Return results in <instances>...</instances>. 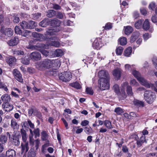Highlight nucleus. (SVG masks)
I'll use <instances>...</instances> for the list:
<instances>
[{"mask_svg": "<svg viewBox=\"0 0 157 157\" xmlns=\"http://www.w3.org/2000/svg\"><path fill=\"white\" fill-rule=\"evenodd\" d=\"M144 97L145 101L149 104L152 103L156 98V96L155 94L149 90L145 91Z\"/></svg>", "mask_w": 157, "mask_h": 157, "instance_id": "nucleus-1", "label": "nucleus"}, {"mask_svg": "<svg viewBox=\"0 0 157 157\" xmlns=\"http://www.w3.org/2000/svg\"><path fill=\"white\" fill-rule=\"evenodd\" d=\"M109 78H100L98 81V84L101 90L108 89L109 87Z\"/></svg>", "mask_w": 157, "mask_h": 157, "instance_id": "nucleus-2", "label": "nucleus"}, {"mask_svg": "<svg viewBox=\"0 0 157 157\" xmlns=\"http://www.w3.org/2000/svg\"><path fill=\"white\" fill-rule=\"evenodd\" d=\"M59 76L60 80L65 82L70 81L72 77L71 73L68 71L60 73Z\"/></svg>", "mask_w": 157, "mask_h": 157, "instance_id": "nucleus-3", "label": "nucleus"}, {"mask_svg": "<svg viewBox=\"0 0 157 157\" xmlns=\"http://www.w3.org/2000/svg\"><path fill=\"white\" fill-rule=\"evenodd\" d=\"M52 61L48 59H45L42 62H40L36 64V67L46 68L49 69L51 67Z\"/></svg>", "mask_w": 157, "mask_h": 157, "instance_id": "nucleus-4", "label": "nucleus"}, {"mask_svg": "<svg viewBox=\"0 0 157 157\" xmlns=\"http://www.w3.org/2000/svg\"><path fill=\"white\" fill-rule=\"evenodd\" d=\"M137 80L141 85L144 86L148 88H151V89H154L155 91H157V90L156 89V87L154 86L153 84L149 83L143 77L141 76L138 78Z\"/></svg>", "mask_w": 157, "mask_h": 157, "instance_id": "nucleus-5", "label": "nucleus"}, {"mask_svg": "<svg viewBox=\"0 0 157 157\" xmlns=\"http://www.w3.org/2000/svg\"><path fill=\"white\" fill-rule=\"evenodd\" d=\"M0 32L6 36L10 37L13 34V31L10 28H5L4 27H2L0 28Z\"/></svg>", "mask_w": 157, "mask_h": 157, "instance_id": "nucleus-6", "label": "nucleus"}, {"mask_svg": "<svg viewBox=\"0 0 157 157\" xmlns=\"http://www.w3.org/2000/svg\"><path fill=\"white\" fill-rule=\"evenodd\" d=\"M30 59L35 61L40 60L41 59L40 54L37 52H34L31 53L29 55Z\"/></svg>", "mask_w": 157, "mask_h": 157, "instance_id": "nucleus-7", "label": "nucleus"}, {"mask_svg": "<svg viewBox=\"0 0 157 157\" xmlns=\"http://www.w3.org/2000/svg\"><path fill=\"white\" fill-rule=\"evenodd\" d=\"M28 113L30 116H32L33 114L38 117L40 118L41 117V113L34 107H31L28 110Z\"/></svg>", "mask_w": 157, "mask_h": 157, "instance_id": "nucleus-8", "label": "nucleus"}, {"mask_svg": "<svg viewBox=\"0 0 157 157\" xmlns=\"http://www.w3.org/2000/svg\"><path fill=\"white\" fill-rule=\"evenodd\" d=\"M13 74L15 78L18 81L20 82H23L22 77V75L20 72L18 70V69H14L13 71Z\"/></svg>", "mask_w": 157, "mask_h": 157, "instance_id": "nucleus-9", "label": "nucleus"}, {"mask_svg": "<svg viewBox=\"0 0 157 157\" xmlns=\"http://www.w3.org/2000/svg\"><path fill=\"white\" fill-rule=\"evenodd\" d=\"M98 76L100 78H109L108 72L105 70H101L98 73Z\"/></svg>", "mask_w": 157, "mask_h": 157, "instance_id": "nucleus-10", "label": "nucleus"}, {"mask_svg": "<svg viewBox=\"0 0 157 157\" xmlns=\"http://www.w3.org/2000/svg\"><path fill=\"white\" fill-rule=\"evenodd\" d=\"M60 29L59 27H54L52 29H49L46 31L45 34L47 35H52L55 34V33L59 31Z\"/></svg>", "mask_w": 157, "mask_h": 157, "instance_id": "nucleus-11", "label": "nucleus"}, {"mask_svg": "<svg viewBox=\"0 0 157 157\" xmlns=\"http://www.w3.org/2000/svg\"><path fill=\"white\" fill-rule=\"evenodd\" d=\"M6 60L9 66L12 67L15 64L16 59L15 57L13 56L7 57Z\"/></svg>", "mask_w": 157, "mask_h": 157, "instance_id": "nucleus-12", "label": "nucleus"}, {"mask_svg": "<svg viewBox=\"0 0 157 157\" xmlns=\"http://www.w3.org/2000/svg\"><path fill=\"white\" fill-rule=\"evenodd\" d=\"M20 132L23 142H27L26 141L28 137L25 130L24 129V128H22L20 130Z\"/></svg>", "mask_w": 157, "mask_h": 157, "instance_id": "nucleus-13", "label": "nucleus"}, {"mask_svg": "<svg viewBox=\"0 0 157 157\" xmlns=\"http://www.w3.org/2000/svg\"><path fill=\"white\" fill-rule=\"evenodd\" d=\"M19 40L18 38L14 37L8 41L7 43L10 46H13L17 45L18 43Z\"/></svg>", "mask_w": 157, "mask_h": 157, "instance_id": "nucleus-14", "label": "nucleus"}, {"mask_svg": "<svg viewBox=\"0 0 157 157\" xmlns=\"http://www.w3.org/2000/svg\"><path fill=\"white\" fill-rule=\"evenodd\" d=\"M140 33L138 32L135 31L133 33L130 37V42L131 43L134 42L139 37Z\"/></svg>", "mask_w": 157, "mask_h": 157, "instance_id": "nucleus-15", "label": "nucleus"}, {"mask_svg": "<svg viewBox=\"0 0 157 157\" xmlns=\"http://www.w3.org/2000/svg\"><path fill=\"white\" fill-rule=\"evenodd\" d=\"M25 144H21V154H23L24 152L26 153L28 151L29 149L28 147V143L25 142Z\"/></svg>", "mask_w": 157, "mask_h": 157, "instance_id": "nucleus-16", "label": "nucleus"}, {"mask_svg": "<svg viewBox=\"0 0 157 157\" xmlns=\"http://www.w3.org/2000/svg\"><path fill=\"white\" fill-rule=\"evenodd\" d=\"M1 99L3 103H5L9 102L11 98L9 95L5 94L2 96Z\"/></svg>", "mask_w": 157, "mask_h": 157, "instance_id": "nucleus-17", "label": "nucleus"}, {"mask_svg": "<svg viewBox=\"0 0 157 157\" xmlns=\"http://www.w3.org/2000/svg\"><path fill=\"white\" fill-rule=\"evenodd\" d=\"M46 16L49 18H52L55 16L56 11L52 10H48L46 12Z\"/></svg>", "mask_w": 157, "mask_h": 157, "instance_id": "nucleus-18", "label": "nucleus"}, {"mask_svg": "<svg viewBox=\"0 0 157 157\" xmlns=\"http://www.w3.org/2000/svg\"><path fill=\"white\" fill-rule=\"evenodd\" d=\"M133 103L135 106L138 107H143L144 106V103L143 101L138 100H134Z\"/></svg>", "mask_w": 157, "mask_h": 157, "instance_id": "nucleus-19", "label": "nucleus"}, {"mask_svg": "<svg viewBox=\"0 0 157 157\" xmlns=\"http://www.w3.org/2000/svg\"><path fill=\"white\" fill-rule=\"evenodd\" d=\"M49 19L46 18L39 23V25L42 27H45L49 25Z\"/></svg>", "mask_w": 157, "mask_h": 157, "instance_id": "nucleus-20", "label": "nucleus"}, {"mask_svg": "<svg viewBox=\"0 0 157 157\" xmlns=\"http://www.w3.org/2000/svg\"><path fill=\"white\" fill-rule=\"evenodd\" d=\"M11 126L13 129H17L19 128V125L17 124L16 120L14 119H12L11 122Z\"/></svg>", "mask_w": 157, "mask_h": 157, "instance_id": "nucleus-21", "label": "nucleus"}, {"mask_svg": "<svg viewBox=\"0 0 157 157\" xmlns=\"http://www.w3.org/2000/svg\"><path fill=\"white\" fill-rule=\"evenodd\" d=\"M6 155L7 157H13L16 155L15 151L14 150L9 149L6 151Z\"/></svg>", "mask_w": 157, "mask_h": 157, "instance_id": "nucleus-22", "label": "nucleus"}, {"mask_svg": "<svg viewBox=\"0 0 157 157\" xmlns=\"http://www.w3.org/2000/svg\"><path fill=\"white\" fill-rule=\"evenodd\" d=\"M61 24V21L60 20L54 19L51 21V24L52 26L56 27L59 26Z\"/></svg>", "mask_w": 157, "mask_h": 157, "instance_id": "nucleus-23", "label": "nucleus"}, {"mask_svg": "<svg viewBox=\"0 0 157 157\" xmlns=\"http://www.w3.org/2000/svg\"><path fill=\"white\" fill-rule=\"evenodd\" d=\"M113 75L116 79H119L121 76V71L119 69H114L113 71Z\"/></svg>", "mask_w": 157, "mask_h": 157, "instance_id": "nucleus-24", "label": "nucleus"}, {"mask_svg": "<svg viewBox=\"0 0 157 157\" xmlns=\"http://www.w3.org/2000/svg\"><path fill=\"white\" fill-rule=\"evenodd\" d=\"M132 48L131 47H128L124 51V54L126 57H129L131 55L132 52Z\"/></svg>", "mask_w": 157, "mask_h": 157, "instance_id": "nucleus-25", "label": "nucleus"}, {"mask_svg": "<svg viewBox=\"0 0 157 157\" xmlns=\"http://www.w3.org/2000/svg\"><path fill=\"white\" fill-rule=\"evenodd\" d=\"M143 20H139L138 21L135 22L134 26L137 29H140L142 26V24L143 22Z\"/></svg>", "mask_w": 157, "mask_h": 157, "instance_id": "nucleus-26", "label": "nucleus"}, {"mask_svg": "<svg viewBox=\"0 0 157 157\" xmlns=\"http://www.w3.org/2000/svg\"><path fill=\"white\" fill-rule=\"evenodd\" d=\"M33 36L35 38L34 40L40 41L41 40V37L42 36V35L36 32L33 33H32Z\"/></svg>", "mask_w": 157, "mask_h": 157, "instance_id": "nucleus-27", "label": "nucleus"}, {"mask_svg": "<svg viewBox=\"0 0 157 157\" xmlns=\"http://www.w3.org/2000/svg\"><path fill=\"white\" fill-rule=\"evenodd\" d=\"M30 59V58L29 56H27V57H25L21 59V62L23 64L27 65L29 64Z\"/></svg>", "mask_w": 157, "mask_h": 157, "instance_id": "nucleus-28", "label": "nucleus"}, {"mask_svg": "<svg viewBox=\"0 0 157 157\" xmlns=\"http://www.w3.org/2000/svg\"><path fill=\"white\" fill-rule=\"evenodd\" d=\"M143 28L145 30H147L150 28V25L148 19H146L143 23Z\"/></svg>", "mask_w": 157, "mask_h": 157, "instance_id": "nucleus-29", "label": "nucleus"}, {"mask_svg": "<svg viewBox=\"0 0 157 157\" xmlns=\"http://www.w3.org/2000/svg\"><path fill=\"white\" fill-rule=\"evenodd\" d=\"M133 30V29L132 27L129 26H127L125 29V33L126 35H128L132 32Z\"/></svg>", "mask_w": 157, "mask_h": 157, "instance_id": "nucleus-30", "label": "nucleus"}, {"mask_svg": "<svg viewBox=\"0 0 157 157\" xmlns=\"http://www.w3.org/2000/svg\"><path fill=\"white\" fill-rule=\"evenodd\" d=\"M69 85L77 89H80L81 88V85L77 82L70 83Z\"/></svg>", "mask_w": 157, "mask_h": 157, "instance_id": "nucleus-31", "label": "nucleus"}, {"mask_svg": "<svg viewBox=\"0 0 157 157\" xmlns=\"http://www.w3.org/2000/svg\"><path fill=\"white\" fill-rule=\"evenodd\" d=\"M41 139L42 140H47L48 139V135L47 132L45 131H43L41 133Z\"/></svg>", "mask_w": 157, "mask_h": 157, "instance_id": "nucleus-32", "label": "nucleus"}, {"mask_svg": "<svg viewBox=\"0 0 157 157\" xmlns=\"http://www.w3.org/2000/svg\"><path fill=\"white\" fill-rule=\"evenodd\" d=\"M28 23L29 29H33L37 25V23L34 21H30Z\"/></svg>", "mask_w": 157, "mask_h": 157, "instance_id": "nucleus-33", "label": "nucleus"}, {"mask_svg": "<svg viewBox=\"0 0 157 157\" xmlns=\"http://www.w3.org/2000/svg\"><path fill=\"white\" fill-rule=\"evenodd\" d=\"M20 24L22 29H29L28 22L23 21L20 22Z\"/></svg>", "mask_w": 157, "mask_h": 157, "instance_id": "nucleus-34", "label": "nucleus"}, {"mask_svg": "<svg viewBox=\"0 0 157 157\" xmlns=\"http://www.w3.org/2000/svg\"><path fill=\"white\" fill-rule=\"evenodd\" d=\"M13 142L15 145H19L20 142L18 136H13Z\"/></svg>", "mask_w": 157, "mask_h": 157, "instance_id": "nucleus-35", "label": "nucleus"}, {"mask_svg": "<svg viewBox=\"0 0 157 157\" xmlns=\"http://www.w3.org/2000/svg\"><path fill=\"white\" fill-rule=\"evenodd\" d=\"M40 51V52L45 57L49 56H51L50 52L44 49H41Z\"/></svg>", "mask_w": 157, "mask_h": 157, "instance_id": "nucleus-36", "label": "nucleus"}, {"mask_svg": "<svg viewBox=\"0 0 157 157\" xmlns=\"http://www.w3.org/2000/svg\"><path fill=\"white\" fill-rule=\"evenodd\" d=\"M119 44L122 45H126L127 43V39L125 37L121 38L119 40Z\"/></svg>", "mask_w": 157, "mask_h": 157, "instance_id": "nucleus-37", "label": "nucleus"}, {"mask_svg": "<svg viewBox=\"0 0 157 157\" xmlns=\"http://www.w3.org/2000/svg\"><path fill=\"white\" fill-rule=\"evenodd\" d=\"M36 155V153L34 150L31 149L28 152V157H35Z\"/></svg>", "mask_w": 157, "mask_h": 157, "instance_id": "nucleus-38", "label": "nucleus"}, {"mask_svg": "<svg viewBox=\"0 0 157 157\" xmlns=\"http://www.w3.org/2000/svg\"><path fill=\"white\" fill-rule=\"evenodd\" d=\"M104 124L106 127L109 128L111 129L113 128L111 124V122L109 120H105L104 121Z\"/></svg>", "mask_w": 157, "mask_h": 157, "instance_id": "nucleus-39", "label": "nucleus"}, {"mask_svg": "<svg viewBox=\"0 0 157 157\" xmlns=\"http://www.w3.org/2000/svg\"><path fill=\"white\" fill-rule=\"evenodd\" d=\"M55 54L57 57L62 56L63 55V52L61 49H57L55 52Z\"/></svg>", "mask_w": 157, "mask_h": 157, "instance_id": "nucleus-40", "label": "nucleus"}, {"mask_svg": "<svg viewBox=\"0 0 157 157\" xmlns=\"http://www.w3.org/2000/svg\"><path fill=\"white\" fill-rule=\"evenodd\" d=\"M126 91L127 94L128 95L131 96L133 95V93L132 91V88L130 86H127Z\"/></svg>", "mask_w": 157, "mask_h": 157, "instance_id": "nucleus-41", "label": "nucleus"}, {"mask_svg": "<svg viewBox=\"0 0 157 157\" xmlns=\"http://www.w3.org/2000/svg\"><path fill=\"white\" fill-rule=\"evenodd\" d=\"M113 89L115 93L119 95L120 94V91L119 86L117 84H115L113 86Z\"/></svg>", "mask_w": 157, "mask_h": 157, "instance_id": "nucleus-42", "label": "nucleus"}, {"mask_svg": "<svg viewBox=\"0 0 157 157\" xmlns=\"http://www.w3.org/2000/svg\"><path fill=\"white\" fill-rule=\"evenodd\" d=\"M123 48L122 47H119L116 50V54L118 55H121L123 52Z\"/></svg>", "mask_w": 157, "mask_h": 157, "instance_id": "nucleus-43", "label": "nucleus"}, {"mask_svg": "<svg viewBox=\"0 0 157 157\" xmlns=\"http://www.w3.org/2000/svg\"><path fill=\"white\" fill-rule=\"evenodd\" d=\"M21 126L22 128H24L27 131H28L29 129L28 121H24Z\"/></svg>", "mask_w": 157, "mask_h": 157, "instance_id": "nucleus-44", "label": "nucleus"}, {"mask_svg": "<svg viewBox=\"0 0 157 157\" xmlns=\"http://www.w3.org/2000/svg\"><path fill=\"white\" fill-rule=\"evenodd\" d=\"M7 140V137L5 135H2L0 138V142L3 144L5 143Z\"/></svg>", "mask_w": 157, "mask_h": 157, "instance_id": "nucleus-45", "label": "nucleus"}, {"mask_svg": "<svg viewBox=\"0 0 157 157\" xmlns=\"http://www.w3.org/2000/svg\"><path fill=\"white\" fill-rule=\"evenodd\" d=\"M64 14V13L59 11H56V14L55 16L57 18L60 19H62L63 18Z\"/></svg>", "mask_w": 157, "mask_h": 157, "instance_id": "nucleus-46", "label": "nucleus"}, {"mask_svg": "<svg viewBox=\"0 0 157 157\" xmlns=\"http://www.w3.org/2000/svg\"><path fill=\"white\" fill-rule=\"evenodd\" d=\"M41 14L40 13H36L32 14V17L33 19L36 20L40 17Z\"/></svg>", "mask_w": 157, "mask_h": 157, "instance_id": "nucleus-47", "label": "nucleus"}, {"mask_svg": "<svg viewBox=\"0 0 157 157\" xmlns=\"http://www.w3.org/2000/svg\"><path fill=\"white\" fill-rule=\"evenodd\" d=\"M31 33V31L29 30H25L23 33H22V35L25 37H28L30 36Z\"/></svg>", "mask_w": 157, "mask_h": 157, "instance_id": "nucleus-48", "label": "nucleus"}, {"mask_svg": "<svg viewBox=\"0 0 157 157\" xmlns=\"http://www.w3.org/2000/svg\"><path fill=\"white\" fill-rule=\"evenodd\" d=\"M114 112L118 115H120L124 112L123 109L120 107H117L114 109Z\"/></svg>", "mask_w": 157, "mask_h": 157, "instance_id": "nucleus-49", "label": "nucleus"}, {"mask_svg": "<svg viewBox=\"0 0 157 157\" xmlns=\"http://www.w3.org/2000/svg\"><path fill=\"white\" fill-rule=\"evenodd\" d=\"M132 74L134 77L137 79L141 76V75L140 73L136 70H134L133 71Z\"/></svg>", "mask_w": 157, "mask_h": 157, "instance_id": "nucleus-50", "label": "nucleus"}, {"mask_svg": "<svg viewBox=\"0 0 157 157\" xmlns=\"http://www.w3.org/2000/svg\"><path fill=\"white\" fill-rule=\"evenodd\" d=\"M132 74L134 77L137 79L141 76V75L140 73L136 70H134L133 71Z\"/></svg>", "mask_w": 157, "mask_h": 157, "instance_id": "nucleus-51", "label": "nucleus"}, {"mask_svg": "<svg viewBox=\"0 0 157 157\" xmlns=\"http://www.w3.org/2000/svg\"><path fill=\"white\" fill-rule=\"evenodd\" d=\"M50 44L51 45L55 47H59L60 45L59 42L57 41H52L50 43Z\"/></svg>", "mask_w": 157, "mask_h": 157, "instance_id": "nucleus-52", "label": "nucleus"}, {"mask_svg": "<svg viewBox=\"0 0 157 157\" xmlns=\"http://www.w3.org/2000/svg\"><path fill=\"white\" fill-rule=\"evenodd\" d=\"M14 54L17 56H21L24 54V52L21 50H16L14 51Z\"/></svg>", "mask_w": 157, "mask_h": 157, "instance_id": "nucleus-53", "label": "nucleus"}, {"mask_svg": "<svg viewBox=\"0 0 157 157\" xmlns=\"http://www.w3.org/2000/svg\"><path fill=\"white\" fill-rule=\"evenodd\" d=\"M86 91L87 94L90 95H92L94 94L92 88L91 87H87L86 89Z\"/></svg>", "mask_w": 157, "mask_h": 157, "instance_id": "nucleus-54", "label": "nucleus"}, {"mask_svg": "<svg viewBox=\"0 0 157 157\" xmlns=\"http://www.w3.org/2000/svg\"><path fill=\"white\" fill-rule=\"evenodd\" d=\"M85 132L88 134H90L92 132V129L90 127H86L85 128Z\"/></svg>", "mask_w": 157, "mask_h": 157, "instance_id": "nucleus-55", "label": "nucleus"}, {"mask_svg": "<svg viewBox=\"0 0 157 157\" xmlns=\"http://www.w3.org/2000/svg\"><path fill=\"white\" fill-rule=\"evenodd\" d=\"M52 8L56 10H60L61 9V6L56 4H53Z\"/></svg>", "mask_w": 157, "mask_h": 157, "instance_id": "nucleus-56", "label": "nucleus"}, {"mask_svg": "<svg viewBox=\"0 0 157 157\" xmlns=\"http://www.w3.org/2000/svg\"><path fill=\"white\" fill-rule=\"evenodd\" d=\"M94 46L96 47V48L97 49H100V48L101 47V43H100L99 42H96V41H94Z\"/></svg>", "mask_w": 157, "mask_h": 157, "instance_id": "nucleus-57", "label": "nucleus"}, {"mask_svg": "<svg viewBox=\"0 0 157 157\" xmlns=\"http://www.w3.org/2000/svg\"><path fill=\"white\" fill-rule=\"evenodd\" d=\"M121 93H120L119 95H118L119 96L121 95L122 97V99H125L126 97V95L125 94V91L123 89H121Z\"/></svg>", "mask_w": 157, "mask_h": 157, "instance_id": "nucleus-58", "label": "nucleus"}, {"mask_svg": "<svg viewBox=\"0 0 157 157\" xmlns=\"http://www.w3.org/2000/svg\"><path fill=\"white\" fill-rule=\"evenodd\" d=\"M30 132V134L29 135L30 142V143H33V131L30 129H29Z\"/></svg>", "mask_w": 157, "mask_h": 157, "instance_id": "nucleus-59", "label": "nucleus"}, {"mask_svg": "<svg viewBox=\"0 0 157 157\" xmlns=\"http://www.w3.org/2000/svg\"><path fill=\"white\" fill-rule=\"evenodd\" d=\"M15 33L17 34H22L21 30L19 28L18 26H16L15 28Z\"/></svg>", "mask_w": 157, "mask_h": 157, "instance_id": "nucleus-60", "label": "nucleus"}, {"mask_svg": "<svg viewBox=\"0 0 157 157\" xmlns=\"http://www.w3.org/2000/svg\"><path fill=\"white\" fill-rule=\"evenodd\" d=\"M33 132L35 135V138H36L37 136H39V129L38 128H37L36 129H35L33 131Z\"/></svg>", "mask_w": 157, "mask_h": 157, "instance_id": "nucleus-61", "label": "nucleus"}, {"mask_svg": "<svg viewBox=\"0 0 157 157\" xmlns=\"http://www.w3.org/2000/svg\"><path fill=\"white\" fill-rule=\"evenodd\" d=\"M156 153H148L146 155L147 157H157V155H156Z\"/></svg>", "mask_w": 157, "mask_h": 157, "instance_id": "nucleus-62", "label": "nucleus"}, {"mask_svg": "<svg viewBox=\"0 0 157 157\" xmlns=\"http://www.w3.org/2000/svg\"><path fill=\"white\" fill-rule=\"evenodd\" d=\"M154 65L155 67V68H157V57H154L152 59Z\"/></svg>", "mask_w": 157, "mask_h": 157, "instance_id": "nucleus-63", "label": "nucleus"}, {"mask_svg": "<svg viewBox=\"0 0 157 157\" xmlns=\"http://www.w3.org/2000/svg\"><path fill=\"white\" fill-rule=\"evenodd\" d=\"M151 20L153 22L157 23V15H155L152 16Z\"/></svg>", "mask_w": 157, "mask_h": 157, "instance_id": "nucleus-64", "label": "nucleus"}]
</instances>
